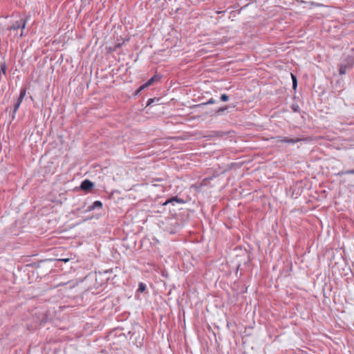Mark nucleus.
Listing matches in <instances>:
<instances>
[{
	"label": "nucleus",
	"mask_w": 354,
	"mask_h": 354,
	"mask_svg": "<svg viewBox=\"0 0 354 354\" xmlns=\"http://www.w3.org/2000/svg\"><path fill=\"white\" fill-rule=\"evenodd\" d=\"M176 203L183 204L185 203V201L180 198H178L177 196H172L163 202L162 205L164 207H167L168 211L171 212L175 211L174 206L175 205Z\"/></svg>",
	"instance_id": "nucleus-1"
},
{
	"label": "nucleus",
	"mask_w": 354,
	"mask_h": 354,
	"mask_svg": "<svg viewBox=\"0 0 354 354\" xmlns=\"http://www.w3.org/2000/svg\"><path fill=\"white\" fill-rule=\"evenodd\" d=\"M27 19L22 18L20 20L16 21L12 24V25L9 27L8 30H18L19 28L24 30L26 28V24H27Z\"/></svg>",
	"instance_id": "nucleus-2"
},
{
	"label": "nucleus",
	"mask_w": 354,
	"mask_h": 354,
	"mask_svg": "<svg viewBox=\"0 0 354 354\" xmlns=\"http://www.w3.org/2000/svg\"><path fill=\"white\" fill-rule=\"evenodd\" d=\"M242 257H244L245 259H244V264H247V263H249L250 261V254L247 252L246 250H245L243 252V254L242 255H236V261L237 263V266H236V269H239L241 266V258Z\"/></svg>",
	"instance_id": "nucleus-3"
},
{
	"label": "nucleus",
	"mask_w": 354,
	"mask_h": 354,
	"mask_svg": "<svg viewBox=\"0 0 354 354\" xmlns=\"http://www.w3.org/2000/svg\"><path fill=\"white\" fill-rule=\"evenodd\" d=\"M93 187H94L93 183H92L91 180H89L88 179L83 180L80 185V188L82 190H84L86 192L90 191Z\"/></svg>",
	"instance_id": "nucleus-4"
},
{
	"label": "nucleus",
	"mask_w": 354,
	"mask_h": 354,
	"mask_svg": "<svg viewBox=\"0 0 354 354\" xmlns=\"http://www.w3.org/2000/svg\"><path fill=\"white\" fill-rule=\"evenodd\" d=\"M162 78V75L160 74H155L152 76L147 82L146 86H150L153 84L155 82H158Z\"/></svg>",
	"instance_id": "nucleus-5"
},
{
	"label": "nucleus",
	"mask_w": 354,
	"mask_h": 354,
	"mask_svg": "<svg viewBox=\"0 0 354 354\" xmlns=\"http://www.w3.org/2000/svg\"><path fill=\"white\" fill-rule=\"evenodd\" d=\"M102 203L100 201H96L91 205L88 207L86 212H90L96 208H102Z\"/></svg>",
	"instance_id": "nucleus-6"
},
{
	"label": "nucleus",
	"mask_w": 354,
	"mask_h": 354,
	"mask_svg": "<svg viewBox=\"0 0 354 354\" xmlns=\"http://www.w3.org/2000/svg\"><path fill=\"white\" fill-rule=\"evenodd\" d=\"M353 64H354V63H352L351 64H341L339 66V75H344L346 72V70L348 68H351Z\"/></svg>",
	"instance_id": "nucleus-7"
},
{
	"label": "nucleus",
	"mask_w": 354,
	"mask_h": 354,
	"mask_svg": "<svg viewBox=\"0 0 354 354\" xmlns=\"http://www.w3.org/2000/svg\"><path fill=\"white\" fill-rule=\"evenodd\" d=\"M227 109H228L227 106H224L223 107H221L215 111V115L216 116L225 115V111Z\"/></svg>",
	"instance_id": "nucleus-8"
},
{
	"label": "nucleus",
	"mask_w": 354,
	"mask_h": 354,
	"mask_svg": "<svg viewBox=\"0 0 354 354\" xmlns=\"http://www.w3.org/2000/svg\"><path fill=\"white\" fill-rule=\"evenodd\" d=\"M26 88H23L21 89L19 96L17 101V104H21V102L23 101V100L26 95Z\"/></svg>",
	"instance_id": "nucleus-9"
},
{
	"label": "nucleus",
	"mask_w": 354,
	"mask_h": 354,
	"mask_svg": "<svg viewBox=\"0 0 354 354\" xmlns=\"http://www.w3.org/2000/svg\"><path fill=\"white\" fill-rule=\"evenodd\" d=\"M26 88H23L21 89L19 96L17 101V104H21V102L23 101V100L26 95Z\"/></svg>",
	"instance_id": "nucleus-10"
},
{
	"label": "nucleus",
	"mask_w": 354,
	"mask_h": 354,
	"mask_svg": "<svg viewBox=\"0 0 354 354\" xmlns=\"http://www.w3.org/2000/svg\"><path fill=\"white\" fill-rule=\"evenodd\" d=\"M26 88H23L21 89L19 96L17 101V104H21V102L23 101V100L26 95Z\"/></svg>",
	"instance_id": "nucleus-11"
},
{
	"label": "nucleus",
	"mask_w": 354,
	"mask_h": 354,
	"mask_svg": "<svg viewBox=\"0 0 354 354\" xmlns=\"http://www.w3.org/2000/svg\"><path fill=\"white\" fill-rule=\"evenodd\" d=\"M48 319H49L48 317L46 312L42 313L41 317L39 318V322H40L39 323H40V324H44V323L47 322L48 321Z\"/></svg>",
	"instance_id": "nucleus-12"
},
{
	"label": "nucleus",
	"mask_w": 354,
	"mask_h": 354,
	"mask_svg": "<svg viewBox=\"0 0 354 354\" xmlns=\"http://www.w3.org/2000/svg\"><path fill=\"white\" fill-rule=\"evenodd\" d=\"M291 77L292 80V88L295 90L297 86V77L292 73H291Z\"/></svg>",
	"instance_id": "nucleus-13"
},
{
	"label": "nucleus",
	"mask_w": 354,
	"mask_h": 354,
	"mask_svg": "<svg viewBox=\"0 0 354 354\" xmlns=\"http://www.w3.org/2000/svg\"><path fill=\"white\" fill-rule=\"evenodd\" d=\"M19 106H20L19 104H17V102L15 104L12 113L11 115L12 120H14L15 118V113H16L17 111L18 110V109L19 108Z\"/></svg>",
	"instance_id": "nucleus-14"
},
{
	"label": "nucleus",
	"mask_w": 354,
	"mask_h": 354,
	"mask_svg": "<svg viewBox=\"0 0 354 354\" xmlns=\"http://www.w3.org/2000/svg\"><path fill=\"white\" fill-rule=\"evenodd\" d=\"M215 102H216V101L214 100V98L212 97L207 102L197 104L196 106H205V105H207V104H214Z\"/></svg>",
	"instance_id": "nucleus-15"
},
{
	"label": "nucleus",
	"mask_w": 354,
	"mask_h": 354,
	"mask_svg": "<svg viewBox=\"0 0 354 354\" xmlns=\"http://www.w3.org/2000/svg\"><path fill=\"white\" fill-rule=\"evenodd\" d=\"M0 70H1V72L6 75V63L5 62H1L0 64Z\"/></svg>",
	"instance_id": "nucleus-16"
},
{
	"label": "nucleus",
	"mask_w": 354,
	"mask_h": 354,
	"mask_svg": "<svg viewBox=\"0 0 354 354\" xmlns=\"http://www.w3.org/2000/svg\"><path fill=\"white\" fill-rule=\"evenodd\" d=\"M301 141V139H299V138H288V140H287V143H290V144H295L298 142Z\"/></svg>",
	"instance_id": "nucleus-17"
},
{
	"label": "nucleus",
	"mask_w": 354,
	"mask_h": 354,
	"mask_svg": "<svg viewBox=\"0 0 354 354\" xmlns=\"http://www.w3.org/2000/svg\"><path fill=\"white\" fill-rule=\"evenodd\" d=\"M339 175H348V174H354V169H348L346 171H343L339 173Z\"/></svg>",
	"instance_id": "nucleus-18"
},
{
	"label": "nucleus",
	"mask_w": 354,
	"mask_h": 354,
	"mask_svg": "<svg viewBox=\"0 0 354 354\" xmlns=\"http://www.w3.org/2000/svg\"><path fill=\"white\" fill-rule=\"evenodd\" d=\"M160 98H150L147 100V106H150L151 104H152L155 101H160Z\"/></svg>",
	"instance_id": "nucleus-19"
},
{
	"label": "nucleus",
	"mask_w": 354,
	"mask_h": 354,
	"mask_svg": "<svg viewBox=\"0 0 354 354\" xmlns=\"http://www.w3.org/2000/svg\"><path fill=\"white\" fill-rule=\"evenodd\" d=\"M146 289V285L143 283H140L138 286V291L139 292H144Z\"/></svg>",
	"instance_id": "nucleus-20"
},
{
	"label": "nucleus",
	"mask_w": 354,
	"mask_h": 354,
	"mask_svg": "<svg viewBox=\"0 0 354 354\" xmlns=\"http://www.w3.org/2000/svg\"><path fill=\"white\" fill-rule=\"evenodd\" d=\"M291 109L294 111V112H299V106L298 104H292L291 106Z\"/></svg>",
	"instance_id": "nucleus-21"
},
{
	"label": "nucleus",
	"mask_w": 354,
	"mask_h": 354,
	"mask_svg": "<svg viewBox=\"0 0 354 354\" xmlns=\"http://www.w3.org/2000/svg\"><path fill=\"white\" fill-rule=\"evenodd\" d=\"M220 99L223 102H227L229 100V96L227 94H222L220 97Z\"/></svg>",
	"instance_id": "nucleus-22"
},
{
	"label": "nucleus",
	"mask_w": 354,
	"mask_h": 354,
	"mask_svg": "<svg viewBox=\"0 0 354 354\" xmlns=\"http://www.w3.org/2000/svg\"><path fill=\"white\" fill-rule=\"evenodd\" d=\"M149 86H146V83L142 85L138 88V89L136 92V95H138L141 91H142L144 88L148 87Z\"/></svg>",
	"instance_id": "nucleus-23"
},
{
	"label": "nucleus",
	"mask_w": 354,
	"mask_h": 354,
	"mask_svg": "<svg viewBox=\"0 0 354 354\" xmlns=\"http://www.w3.org/2000/svg\"><path fill=\"white\" fill-rule=\"evenodd\" d=\"M149 86H146V83L142 85L138 88V89L136 92V95H138L141 91H142L144 88L148 87Z\"/></svg>",
	"instance_id": "nucleus-24"
},
{
	"label": "nucleus",
	"mask_w": 354,
	"mask_h": 354,
	"mask_svg": "<svg viewBox=\"0 0 354 354\" xmlns=\"http://www.w3.org/2000/svg\"><path fill=\"white\" fill-rule=\"evenodd\" d=\"M149 86H146V83L142 85L138 88V89L136 92V95H138L141 91H142L144 88L148 87Z\"/></svg>",
	"instance_id": "nucleus-25"
},
{
	"label": "nucleus",
	"mask_w": 354,
	"mask_h": 354,
	"mask_svg": "<svg viewBox=\"0 0 354 354\" xmlns=\"http://www.w3.org/2000/svg\"><path fill=\"white\" fill-rule=\"evenodd\" d=\"M122 44L121 43H118L115 45L114 46V48H113V50H117L118 48H120L122 46Z\"/></svg>",
	"instance_id": "nucleus-26"
},
{
	"label": "nucleus",
	"mask_w": 354,
	"mask_h": 354,
	"mask_svg": "<svg viewBox=\"0 0 354 354\" xmlns=\"http://www.w3.org/2000/svg\"><path fill=\"white\" fill-rule=\"evenodd\" d=\"M287 140H288V138L287 137H283V138H281V140H279L278 142H286L287 143Z\"/></svg>",
	"instance_id": "nucleus-27"
},
{
	"label": "nucleus",
	"mask_w": 354,
	"mask_h": 354,
	"mask_svg": "<svg viewBox=\"0 0 354 354\" xmlns=\"http://www.w3.org/2000/svg\"><path fill=\"white\" fill-rule=\"evenodd\" d=\"M171 225H175V230H176L177 229H178L180 227V225L176 221L174 222V224L171 223Z\"/></svg>",
	"instance_id": "nucleus-28"
},
{
	"label": "nucleus",
	"mask_w": 354,
	"mask_h": 354,
	"mask_svg": "<svg viewBox=\"0 0 354 354\" xmlns=\"http://www.w3.org/2000/svg\"><path fill=\"white\" fill-rule=\"evenodd\" d=\"M63 261L66 262V261H68V259H63Z\"/></svg>",
	"instance_id": "nucleus-29"
}]
</instances>
